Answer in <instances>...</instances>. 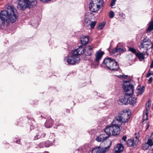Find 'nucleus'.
Wrapping results in <instances>:
<instances>
[{
  "instance_id": "nucleus-17",
  "label": "nucleus",
  "mask_w": 153,
  "mask_h": 153,
  "mask_svg": "<svg viewBox=\"0 0 153 153\" xmlns=\"http://www.w3.org/2000/svg\"><path fill=\"white\" fill-rule=\"evenodd\" d=\"M136 98L128 96V104L134 106L136 105Z\"/></svg>"
},
{
  "instance_id": "nucleus-23",
  "label": "nucleus",
  "mask_w": 153,
  "mask_h": 153,
  "mask_svg": "<svg viewBox=\"0 0 153 153\" xmlns=\"http://www.w3.org/2000/svg\"><path fill=\"white\" fill-rule=\"evenodd\" d=\"M136 56L138 57L140 61H142L144 59V56L143 54L141 53H137Z\"/></svg>"
},
{
  "instance_id": "nucleus-39",
  "label": "nucleus",
  "mask_w": 153,
  "mask_h": 153,
  "mask_svg": "<svg viewBox=\"0 0 153 153\" xmlns=\"http://www.w3.org/2000/svg\"><path fill=\"white\" fill-rule=\"evenodd\" d=\"M152 74V73L149 72V73L146 74V76L147 77H149Z\"/></svg>"
},
{
  "instance_id": "nucleus-40",
  "label": "nucleus",
  "mask_w": 153,
  "mask_h": 153,
  "mask_svg": "<svg viewBox=\"0 0 153 153\" xmlns=\"http://www.w3.org/2000/svg\"><path fill=\"white\" fill-rule=\"evenodd\" d=\"M150 67L151 68H153V61L152 62L150 66Z\"/></svg>"
},
{
  "instance_id": "nucleus-37",
  "label": "nucleus",
  "mask_w": 153,
  "mask_h": 153,
  "mask_svg": "<svg viewBox=\"0 0 153 153\" xmlns=\"http://www.w3.org/2000/svg\"><path fill=\"white\" fill-rule=\"evenodd\" d=\"M152 77H150L148 80L149 83H151L152 82Z\"/></svg>"
},
{
  "instance_id": "nucleus-46",
  "label": "nucleus",
  "mask_w": 153,
  "mask_h": 153,
  "mask_svg": "<svg viewBox=\"0 0 153 153\" xmlns=\"http://www.w3.org/2000/svg\"><path fill=\"white\" fill-rule=\"evenodd\" d=\"M45 135V134H44L43 135V137H44Z\"/></svg>"
},
{
  "instance_id": "nucleus-24",
  "label": "nucleus",
  "mask_w": 153,
  "mask_h": 153,
  "mask_svg": "<svg viewBox=\"0 0 153 153\" xmlns=\"http://www.w3.org/2000/svg\"><path fill=\"white\" fill-rule=\"evenodd\" d=\"M148 111H144L143 112V120L144 121L148 119Z\"/></svg>"
},
{
  "instance_id": "nucleus-47",
  "label": "nucleus",
  "mask_w": 153,
  "mask_h": 153,
  "mask_svg": "<svg viewBox=\"0 0 153 153\" xmlns=\"http://www.w3.org/2000/svg\"><path fill=\"white\" fill-rule=\"evenodd\" d=\"M149 127V125L147 127V128H148Z\"/></svg>"
},
{
  "instance_id": "nucleus-16",
  "label": "nucleus",
  "mask_w": 153,
  "mask_h": 153,
  "mask_svg": "<svg viewBox=\"0 0 153 153\" xmlns=\"http://www.w3.org/2000/svg\"><path fill=\"white\" fill-rule=\"evenodd\" d=\"M127 145L128 146H132L134 147L137 146V142L134 140H128L127 141Z\"/></svg>"
},
{
  "instance_id": "nucleus-15",
  "label": "nucleus",
  "mask_w": 153,
  "mask_h": 153,
  "mask_svg": "<svg viewBox=\"0 0 153 153\" xmlns=\"http://www.w3.org/2000/svg\"><path fill=\"white\" fill-rule=\"evenodd\" d=\"M74 52L76 53V54H77L79 56L83 53H85L84 48H83L82 45L80 46L79 48L77 49H75L73 51Z\"/></svg>"
},
{
  "instance_id": "nucleus-6",
  "label": "nucleus",
  "mask_w": 153,
  "mask_h": 153,
  "mask_svg": "<svg viewBox=\"0 0 153 153\" xmlns=\"http://www.w3.org/2000/svg\"><path fill=\"white\" fill-rule=\"evenodd\" d=\"M123 90L125 92L129 91L131 93H133L134 91V86L129 82H125L124 84Z\"/></svg>"
},
{
  "instance_id": "nucleus-12",
  "label": "nucleus",
  "mask_w": 153,
  "mask_h": 153,
  "mask_svg": "<svg viewBox=\"0 0 153 153\" xmlns=\"http://www.w3.org/2000/svg\"><path fill=\"white\" fill-rule=\"evenodd\" d=\"M93 47L92 46H87L84 48L85 54L86 56H90L93 53Z\"/></svg>"
},
{
  "instance_id": "nucleus-7",
  "label": "nucleus",
  "mask_w": 153,
  "mask_h": 153,
  "mask_svg": "<svg viewBox=\"0 0 153 153\" xmlns=\"http://www.w3.org/2000/svg\"><path fill=\"white\" fill-rule=\"evenodd\" d=\"M126 51V49L122 43L119 44L116 48L114 49L112 51L113 53H121Z\"/></svg>"
},
{
  "instance_id": "nucleus-10",
  "label": "nucleus",
  "mask_w": 153,
  "mask_h": 153,
  "mask_svg": "<svg viewBox=\"0 0 153 153\" xmlns=\"http://www.w3.org/2000/svg\"><path fill=\"white\" fill-rule=\"evenodd\" d=\"M110 146L105 148H102L100 146L94 148L92 151V153H101L105 152L106 150Z\"/></svg>"
},
{
  "instance_id": "nucleus-28",
  "label": "nucleus",
  "mask_w": 153,
  "mask_h": 153,
  "mask_svg": "<svg viewBox=\"0 0 153 153\" xmlns=\"http://www.w3.org/2000/svg\"><path fill=\"white\" fill-rule=\"evenodd\" d=\"M146 144L150 146H152L153 145V142L152 140L150 139H149L148 140Z\"/></svg>"
},
{
  "instance_id": "nucleus-1",
  "label": "nucleus",
  "mask_w": 153,
  "mask_h": 153,
  "mask_svg": "<svg viewBox=\"0 0 153 153\" xmlns=\"http://www.w3.org/2000/svg\"><path fill=\"white\" fill-rule=\"evenodd\" d=\"M130 118L128 112L122 111L120 112L111 123V126L106 127L105 129V133L108 134L109 136L112 135L116 136L119 134L120 131V125H124L127 122Z\"/></svg>"
},
{
  "instance_id": "nucleus-5",
  "label": "nucleus",
  "mask_w": 153,
  "mask_h": 153,
  "mask_svg": "<svg viewBox=\"0 0 153 153\" xmlns=\"http://www.w3.org/2000/svg\"><path fill=\"white\" fill-rule=\"evenodd\" d=\"M103 3L102 0H91L89 5L90 10L93 12H97L102 7Z\"/></svg>"
},
{
  "instance_id": "nucleus-34",
  "label": "nucleus",
  "mask_w": 153,
  "mask_h": 153,
  "mask_svg": "<svg viewBox=\"0 0 153 153\" xmlns=\"http://www.w3.org/2000/svg\"><path fill=\"white\" fill-rule=\"evenodd\" d=\"M116 0H112L111 2V7L114 6L115 4V2Z\"/></svg>"
},
{
  "instance_id": "nucleus-2",
  "label": "nucleus",
  "mask_w": 153,
  "mask_h": 153,
  "mask_svg": "<svg viewBox=\"0 0 153 153\" xmlns=\"http://www.w3.org/2000/svg\"><path fill=\"white\" fill-rule=\"evenodd\" d=\"M17 10L14 7L10 5L7 7V10H2L0 13V20L4 24L8 20L12 23L14 22L18 17Z\"/></svg>"
},
{
  "instance_id": "nucleus-42",
  "label": "nucleus",
  "mask_w": 153,
  "mask_h": 153,
  "mask_svg": "<svg viewBox=\"0 0 153 153\" xmlns=\"http://www.w3.org/2000/svg\"><path fill=\"white\" fill-rule=\"evenodd\" d=\"M38 138H39V137L38 135L36 136V137H35V139H37Z\"/></svg>"
},
{
  "instance_id": "nucleus-14",
  "label": "nucleus",
  "mask_w": 153,
  "mask_h": 153,
  "mask_svg": "<svg viewBox=\"0 0 153 153\" xmlns=\"http://www.w3.org/2000/svg\"><path fill=\"white\" fill-rule=\"evenodd\" d=\"M104 53L101 51H97L96 53L95 61L97 62H98L101 59Z\"/></svg>"
},
{
  "instance_id": "nucleus-25",
  "label": "nucleus",
  "mask_w": 153,
  "mask_h": 153,
  "mask_svg": "<svg viewBox=\"0 0 153 153\" xmlns=\"http://www.w3.org/2000/svg\"><path fill=\"white\" fill-rule=\"evenodd\" d=\"M105 23L104 22L99 24L98 26V29L99 30H102L105 26Z\"/></svg>"
},
{
  "instance_id": "nucleus-22",
  "label": "nucleus",
  "mask_w": 153,
  "mask_h": 153,
  "mask_svg": "<svg viewBox=\"0 0 153 153\" xmlns=\"http://www.w3.org/2000/svg\"><path fill=\"white\" fill-rule=\"evenodd\" d=\"M153 30V20H152L149 23V26L146 30L147 32H149Z\"/></svg>"
},
{
  "instance_id": "nucleus-29",
  "label": "nucleus",
  "mask_w": 153,
  "mask_h": 153,
  "mask_svg": "<svg viewBox=\"0 0 153 153\" xmlns=\"http://www.w3.org/2000/svg\"><path fill=\"white\" fill-rule=\"evenodd\" d=\"M128 50L133 53L135 54V55H136V53H137L136 52V50L134 48L128 47Z\"/></svg>"
},
{
  "instance_id": "nucleus-4",
  "label": "nucleus",
  "mask_w": 153,
  "mask_h": 153,
  "mask_svg": "<svg viewBox=\"0 0 153 153\" xmlns=\"http://www.w3.org/2000/svg\"><path fill=\"white\" fill-rule=\"evenodd\" d=\"M80 61L79 56L76 54V53L72 51V53L65 57L64 61L68 65H72L78 64Z\"/></svg>"
},
{
  "instance_id": "nucleus-19",
  "label": "nucleus",
  "mask_w": 153,
  "mask_h": 153,
  "mask_svg": "<svg viewBox=\"0 0 153 153\" xmlns=\"http://www.w3.org/2000/svg\"><path fill=\"white\" fill-rule=\"evenodd\" d=\"M112 60L113 59L111 58H106L104 59L103 63L105 66L108 68V66H110V64Z\"/></svg>"
},
{
  "instance_id": "nucleus-11",
  "label": "nucleus",
  "mask_w": 153,
  "mask_h": 153,
  "mask_svg": "<svg viewBox=\"0 0 153 153\" xmlns=\"http://www.w3.org/2000/svg\"><path fill=\"white\" fill-rule=\"evenodd\" d=\"M151 43V41L149 39H144L143 40H142L141 42V46L140 49L141 50L142 48H145L147 49V47L145 46H149Z\"/></svg>"
},
{
  "instance_id": "nucleus-43",
  "label": "nucleus",
  "mask_w": 153,
  "mask_h": 153,
  "mask_svg": "<svg viewBox=\"0 0 153 153\" xmlns=\"http://www.w3.org/2000/svg\"><path fill=\"white\" fill-rule=\"evenodd\" d=\"M123 76V75H120L119 76V77H122V76Z\"/></svg>"
},
{
  "instance_id": "nucleus-32",
  "label": "nucleus",
  "mask_w": 153,
  "mask_h": 153,
  "mask_svg": "<svg viewBox=\"0 0 153 153\" xmlns=\"http://www.w3.org/2000/svg\"><path fill=\"white\" fill-rule=\"evenodd\" d=\"M114 16V12L112 11H111L109 13V17L112 18Z\"/></svg>"
},
{
  "instance_id": "nucleus-3",
  "label": "nucleus",
  "mask_w": 153,
  "mask_h": 153,
  "mask_svg": "<svg viewBox=\"0 0 153 153\" xmlns=\"http://www.w3.org/2000/svg\"><path fill=\"white\" fill-rule=\"evenodd\" d=\"M37 3V0H19L17 7L19 10H24L27 8L35 6Z\"/></svg>"
},
{
  "instance_id": "nucleus-20",
  "label": "nucleus",
  "mask_w": 153,
  "mask_h": 153,
  "mask_svg": "<svg viewBox=\"0 0 153 153\" xmlns=\"http://www.w3.org/2000/svg\"><path fill=\"white\" fill-rule=\"evenodd\" d=\"M115 153H120L123 150V147L121 144H118L115 148Z\"/></svg>"
},
{
  "instance_id": "nucleus-18",
  "label": "nucleus",
  "mask_w": 153,
  "mask_h": 153,
  "mask_svg": "<svg viewBox=\"0 0 153 153\" xmlns=\"http://www.w3.org/2000/svg\"><path fill=\"white\" fill-rule=\"evenodd\" d=\"M89 39V37L88 36H82L80 38V41L82 45H85L88 42Z\"/></svg>"
},
{
  "instance_id": "nucleus-36",
  "label": "nucleus",
  "mask_w": 153,
  "mask_h": 153,
  "mask_svg": "<svg viewBox=\"0 0 153 153\" xmlns=\"http://www.w3.org/2000/svg\"><path fill=\"white\" fill-rule=\"evenodd\" d=\"M127 137L126 136H124L122 138V140L125 142L126 140Z\"/></svg>"
},
{
  "instance_id": "nucleus-8",
  "label": "nucleus",
  "mask_w": 153,
  "mask_h": 153,
  "mask_svg": "<svg viewBox=\"0 0 153 153\" xmlns=\"http://www.w3.org/2000/svg\"><path fill=\"white\" fill-rule=\"evenodd\" d=\"M108 68L112 71H115L118 70L119 68V66L115 60L113 59L111 62Z\"/></svg>"
},
{
  "instance_id": "nucleus-31",
  "label": "nucleus",
  "mask_w": 153,
  "mask_h": 153,
  "mask_svg": "<svg viewBox=\"0 0 153 153\" xmlns=\"http://www.w3.org/2000/svg\"><path fill=\"white\" fill-rule=\"evenodd\" d=\"M91 20L89 18H86L85 19V22L86 23L87 25H86L88 26L91 23Z\"/></svg>"
},
{
  "instance_id": "nucleus-13",
  "label": "nucleus",
  "mask_w": 153,
  "mask_h": 153,
  "mask_svg": "<svg viewBox=\"0 0 153 153\" xmlns=\"http://www.w3.org/2000/svg\"><path fill=\"white\" fill-rule=\"evenodd\" d=\"M128 95H126L123 98H120L118 101V102L120 105H126L128 104Z\"/></svg>"
},
{
  "instance_id": "nucleus-41",
  "label": "nucleus",
  "mask_w": 153,
  "mask_h": 153,
  "mask_svg": "<svg viewBox=\"0 0 153 153\" xmlns=\"http://www.w3.org/2000/svg\"><path fill=\"white\" fill-rule=\"evenodd\" d=\"M127 77H128L127 75H124L123 76H122V77H123V78L126 79V78H127Z\"/></svg>"
},
{
  "instance_id": "nucleus-27",
  "label": "nucleus",
  "mask_w": 153,
  "mask_h": 153,
  "mask_svg": "<svg viewBox=\"0 0 153 153\" xmlns=\"http://www.w3.org/2000/svg\"><path fill=\"white\" fill-rule=\"evenodd\" d=\"M151 105L150 101L149 100L148 102L146 103V107L147 111L149 110V106Z\"/></svg>"
},
{
  "instance_id": "nucleus-21",
  "label": "nucleus",
  "mask_w": 153,
  "mask_h": 153,
  "mask_svg": "<svg viewBox=\"0 0 153 153\" xmlns=\"http://www.w3.org/2000/svg\"><path fill=\"white\" fill-rule=\"evenodd\" d=\"M144 90L145 88L144 86L141 87L140 86H138L136 91L137 95L138 96L141 95L144 92Z\"/></svg>"
},
{
  "instance_id": "nucleus-44",
  "label": "nucleus",
  "mask_w": 153,
  "mask_h": 153,
  "mask_svg": "<svg viewBox=\"0 0 153 153\" xmlns=\"http://www.w3.org/2000/svg\"><path fill=\"white\" fill-rule=\"evenodd\" d=\"M152 136H153V133H152V134L151 135V137H152Z\"/></svg>"
},
{
  "instance_id": "nucleus-38",
  "label": "nucleus",
  "mask_w": 153,
  "mask_h": 153,
  "mask_svg": "<svg viewBox=\"0 0 153 153\" xmlns=\"http://www.w3.org/2000/svg\"><path fill=\"white\" fill-rule=\"evenodd\" d=\"M43 2H47L51 0H39Z\"/></svg>"
},
{
  "instance_id": "nucleus-26",
  "label": "nucleus",
  "mask_w": 153,
  "mask_h": 153,
  "mask_svg": "<svg viewBox=\"0 0 153 153\" xmlns=\"http://www.w3.org/2000/svg\"><path fill=\"white\" fill-rule=\"evenodd\" d=\"M135 138L133 139L134 140L136 141L137 142V144L138 139L139 137V133L137 132L135 134Z\"/></svg>"
},
{
  "instance_id": "nucleus-35",
  "label": "nucleus",
  "mask_w": 153,
  "mask_h": 153,
  "mask_svg": "<svg viewBox=\"0 0 153 153\" xmlns=\"http://www.w3.org/2000/svg\"><path fill=\"white\" fill-rule=\"evenodd\" d=\"M149 148V146L145 144L143 146V149L144 150H146Z\"/></svg>"
},
{
  "instance_id": "nucleus-9",
  "label": "nucleus",
  "mask_w": 153,
  "mask_h": 153,
  "mask_svg": "<svg viewBox=\"0 0 153 153\" xmlns=\"http://www.w3.org/2000/svg\"><path fill=\"white\" fill-rule=\"evenodd\" d=\"M109 137L108 134L105 133V132L104 133L102 134L97 137L96 138V140L98 142H103Z\"/></svg>"
},
{
  "instance_id": "nucleus-45",
  "label": "nucleus",
  "mask_w": 153,
  "mask_h": 153,
  "mask_svg": "<svg viewBox=\"0 0 153 153\" xmlns=\"http://www.w3.org/2000/svg\"><path fill=\"white\" fill-rule=\"evenodd\" d=\"M19 141L16 140V143H19Z\"/></svg>"
},
{
  "instance_id": "nucleus-33",
  "label": "nucleus",
  "mask_w": 153,
  "mask_h": 153,
  "mask_svg": "<svg viewBox=\"0 0 153 153\" xmlns=\"http://www.w3.org/2000/svg\"><path fill=\"white\" fill-rule=\"evenodd\" d=\"M48 121L47 120L45 123V126L47 128H49L52 126L51 124L50 125H48Z\"/></svg>"
},
{
  "instance_id": "nucleus-30",
  "label": "nucleus",
  "mask_w": 153,
  "mask_h": 153,
  "mask_svg": "<svg viewBox=\"0 0 153 153\" xmlns=\"http://www.w3.org/2000/svg\"><path fill=\"white\" fill-rule=\"evenodd\" d=\"M96 21L91 22V23H90L89 25H90L91 27V28H94L96 25Z\"/></svg>"
}]
</instances>
